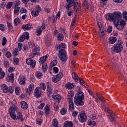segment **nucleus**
Listing matches in <instances>:
<instances>
[{
	"instance_id": "obj_24",
	"label": "nucleus",
	"mask_w": 127,
	"mask_h": 127,
	"mask_svg": "<svg viewBox=\"0 0 127 127\" xmlns=\"http://www.w3.org/2000/svg\"><path fill=\"white\" fill-rule=\"evenodd\" d=\"M52 127H58V121L57 119H55L53 120Z\"/></svg>"
},
{
	"instance_id": "obj_60",
	"label": "nucleus",
	"mask_w": 127,
	"mask_h": 127,
	"mask_svg": "<svg viewBox=\"0 0 127 127\" xmlns=\"http://www.w3.org/2000/svg\"><path fill=\"white\" fill-rule=\"evenodd\" d=\"M33 89H34V84H31L29 87V91L31 92V91H32V90H33Z\"/></svg>"
},
{
	"instance_id": "obj_45",
	"label": "nucleus",
	"mask_w": 127,
	"mask_h": 127,
	"mask_svg": "<svg viewBox=\"0 0 127 127\" xmlns=\"http://www.w3.org/2000/svg\"><path fill=\"white\" fill-rule=\"evenodd\" d=\"M20 12L21 13H27L28 11H27V10L25 9V8L22 7L20 10Z\"/></svg>"
},
{
	"instance_id": "obj_14",
	"label": "nucleus",
	"mask_w": 127,
	"mask_h": 127,
	"mask_svg": "<svg viewBox=\"0 0 127 127\" xmlns=\"http://www.w3.org/2000/svg\"><path fill=\"white\" fill-rule=\"evenodd\" d=\"M75 84H72L70 82H67L66 85H65V87L66 89H68L69 91H71V90H73L74 88H75Z\"/></svg>"
},
{
	"instance_id": "obj_16",
	"label": "nucleus",
	"mask_w": 127,
	"mask_h": 127,
	"mask_svg": "<svg viewBox=\"0 0 127 127\" xmlns=\"http://www.w3.org/2000/svg\"><path fill=\"white\" fill-rule=\"evenodd\" d=\"M26 77L24 76H22L19 78L18 81L20 85H25L26 81H25Z\"/></svg>"
},
{
	"instance_id": "obj_55",
	"label": "nucleus",
	"mask_w": 127,
	"mask_h": 127,
	"mask_svg": "<svg viewBox=\"0 0 127 127\" xmlns=\"http://www.w3.org/2000/svg\"><path fill=\"white\" fill-rule=\"evenodd\" d=\"M57 60H54L51 63V65L52 66V67H53L54 66H56V65H57Z\"/></svg>"
},
{
	"instance_id": "obj_58",
	"label": "nucleus",
	"mask_w": 127,
	"mask_h": 127,
	"mask_svg": "<svg viewBox=\"0 0 127 127\" xmlns=\"http://www.w3.org/2000/svg\"><path fill=\"white\" fill-rule=\"evenodd\" d=\"M106 3L107 2H106V1L101 0V2H100V5H101V6H102V7H104L105 5H106Z\"/></svg>"
},
{
	"instance_id": "obj_52",
	"label": "nucleus",
	"mask_w": 127,
	"mask_h": 127,
	"mask_svg": "<svg viewBox=\"0 0 127 127\" xmlns=\"http://www.w3.org/2000/svg\"><path fill=\"white\" fill-rule=\"evenodd\" d=\"M19 19L15 18L14 20V25L16 26V25H17V24H19Z\"/></svg>"
},
{
	"instance_id": "obj_61",
	"label": "nucleus",
	"mask_w": 127,
	"mask_h": 127,
	"mask_svg": "<svg viewBox=\"0 0 127 127\" xmlns=\"http://www.w3.org/2000/svg\"><path fill=\"white\" fill-rule=\"evenodd\" d=\"M108 33H111V31H113V27L109 26L107 30Z\"/></svg>"
},
{
	"instance_id": "obj_38",
	"label": "nucleus",
	"mask_w": 127,
	"mask_h": 127,
	"mask_svg": "<svg viewBox=\"0 0 127 127\" xmlns=\"http://www.w3.org/2000/svg\"><path fill=\"white\" fill-rule=\"evenodd\" d=\"M46 61V59L44 58V57H42L40 58L39 62L40 64H43L44 62Z\"/></svg>"
},
{
	"instance_id": "obj_13",
	"label": "nucleus",
	"mask_w": 127,
	"mask_h": 127,
	"mask_svg": "<svg viewBox=\"0 0 127 127\" xmlns=\"http://www.w3.org/2000/svg\"><path fill=\"white\" fill-rule=\"evenodd\" d=\"M73 5L75 11L79 13L81 9V4L78 3V2H76Z\"/></svg>"
},
{
	"instance_id": "obj_28",
	"label": "nucleus",
	"mask_w": 127,
	"mask_h": 127,
	"mask_svg": "<svg viewBox=\"0 0 127 127\" xmlns=\"http://www.w3.org/2000/svg\"><path fill=\"white\" fill-rule=\"evenodd\" d=\"M97 25L99 26V28H101V27H102V25H103V21H102V20H101L100 18L97 19Z\"/></svg>"
},
{
	"instance_id": "obj_34",
	"label": "nucleus",
	"mask_w": 127,
	"mask_h": 127,
	"mask_svg": "<svg viewBox=\"0 0 127 127\" xmlns=\"http://www.w3.org/2000/svg\"><path fill=\"white\" fill-rule=\"evenodd\" d=\"M42 70L43 71V72H46V71H47V64L45 63L42 65Z\"/></svg>"
},
{
	"instance_id": "obj_20",
	"label": "nucleus",
	"mask_w": 127,
	"mask_h": 127,
	"mask_svg": "<svg viewBox=\"0 0 127 127\" xmlns=\"http://www.w3.org/2000/svg\"><path fill=\"white\" fill-rule=\"evenodd\" d=\"M16 113H17L16 120H20L21 122H23V120L24 119L22 118V113L18 111H16Z\"/></svg>"
},
{
	"instance_id": "obj_3",
	"label": "nucleus",
	"mask_w": 127,
	"mask_h": 127,
	"mask_svg": "<svg viewBox=\"0 0 127 127\" xmlns=\"http://www.w3.org/2000/svg\"><path fill=\"white\" fill-rule=\"evenodd\" d=\"M123 15L121 12H116L114 14L112 13H109L106 14V18L107 20H109V21H113V23H114V21H116L117 19H122V17Z\"/></svg>"
},
{
	"instance_id": "obj_54",
	"label": "nucleus",
	"mask_w": 127,
	"mask_h": 127,
	"mask_svg": "<svg viewBox=\"0 0 127 127\" xmlns=\"http://www.w3.org/2000/svg\"><path fill=\"white\" fill-rule=\"evenodd\" d=\"M67 112V109L66 108H63L61 111V115H65Z\"/></svg>"
},
{
	"instance_id": "obj_48",
	"label": "nucleus",
	"mask_w": 127,
	"mask_h": 127,
	"mask_svg": "<svg viewBox=\"0 0 127 127\" xmlns=\"http://www.w3.org/2000/svg\"><path fill=\"white\" fill-rule=\"evenodd\" d=\"M86 8L87 9H89V10H90V11H94V6H92V5H88L86 7Z\"/></svg>"
},
{
	"instance_id": "obj_1",
	"label": "nucleus",
	"mask_w": 127,
	"mask_h": 127,
	"mask_svg": "<svg viewBox=\"0 0 127 127\" xmlns=\"http://www.w3.org/2000/svg\"><path fill=\"white\" fill-rule=\"evenodd\" d=\"M57 51L59 50V58L63 62H66L68 59L67 53H66V44L65 43H61L57 47Z\"/></svg>"
},
{
	"instance_id": "obj_49",
	"label": "nucleus",
	"mask_w": 127,
	"mask_h": 127,
	"mask_svg": "<svg viewBox=\"0 0 127 127\" xmlns=\"http://www.w3.org/2000/svg\"><path fill=\"white\" fill-rule=\"evenodd\" d=\"M34 46H35L34 43H33V42H32V41H29V48H33Z\"/></svg>"
},
{
	"instance_id": "obj_53",
	"label": "nucleus",
	"mask_w": 127,
	"mask_h": 127,
	"mask_svg": "<svg viewBox=\"0 0 127 127\" xmlns=\"http://www.w3.org/2000/svg\"><path fill=\"white\" fill-rule=\"evenodd\" d=\"M35 10L37 11V12L39 13L41 11V7L39 5H37Z\"/></svg>"
},
{
	"instance_id": "obj_59",
	"label": "nucleus",
	"mask_w": 127,
	"mask_h": 127,
	"mask_svg": "<svg viewBox=\"0 0 127 127\" xmlns=\"http://www.w3.org/2000/svg\"><path fill=\"white\" fill-rule=\"evenodd\" d=\"M13 4L12 2H9L6 6V8H10Z\"/></svg>"
},
{
	"instance_id": "obj_26",
	"label": "nucleus",
	"mask_w": 127,
	"mask_h": 127,
	"mask_svg": "<svg viewBox=\"0 0 127 127\" xmlns=\"http://www.w3.org/2000/svg\"><path fill=\"white\" fill-rule=\"evenodd\" d=\"M79 81L80 84L82 85V86H84L85 88H87V87H88V85L87 84V83H86L84 80H83V79L79 78Z\"/></svg>"
},
{
	"instance_id": "obj_9",
	"label": "nucleus",
	"mask_w": 127,
	"mask_h": 127,
	"mask_svg": "<svg viewBox=\"0 0 127 127\" xmlns=\"http://www.w3.org/2000/svg\"><path fill=\"white\" fill-rule=\"evenodd\" d=\"M78 119L80 123H84L87 121V116L85 113H80L78 116Z\"/></svg>"
},
{
	"instance_id": "obj_62",
	"label": "nucleus",
	"mask_w": 127,
	"mask_h": 127,
	"mask_svg": "<svg viewBox=\"0 0 127 127\" xmlns=\"http://www.w3.org/2000/svg\"><path fill=\"white\" fill-rule=\"evenodd\" d=\"M4 67H9V63L7 61H4Z\"/></svg>"
},
{
	"instance_id": "obj_6",
	"label": "nucleus",
	"mask_w": 127,
	"mask_h": 127,
	"mask_svg": "<svg viewBox=\"0 0 127 127\" xmlns=\"http://www.w3.org/2000/svg\"><path fill=\"white\" fill-rule=\"evenodd\" d=\"M17 108L15 106H14L9 109V112L10 114V116L13 120H15L16 119V115H15V111H17Z\"/></svg>"
},
{
	"instance_id": "obj_57",
	"label": "nucleus",
	"mask_w": 127,
	"mask_h": 127,
	"mask_svg": "<svg viewBox=\"0 0 127 127\" xmlns=\"http://www.w3.org/2000/svg\"><path fill=\"white\" fill-rule=\"evenodd\" d=\"M47 91L50 90H52V88H51V82H48L47 84Z\"/></svg>"
},
{
	"instance_id": "obj_5",
	"label": "nucleus",
	"mask_w": 127,
	"mask_h": 127,
	"mask_svg": "<svg viewBox=\"0 0 127 127\" xmlns=\"http://www.w3.org/2000/svg\"><path fill=\"white\" fill-rule=\"evenodd\" d=\"M123 49V45L121 44H117L111 48L112 53H120Z\"/></svg>"
},
{
	"instance_id": "obj_37",
	"label": "nucleus",
	"mask_w": 127,
	"mask_h": 127,
	"mask_svg": "<svg viewBox=\"0 0 127 127\" xmlns=\"http://www.w3.org/2000/svg\"><path fill=\"white\" fill-rule=\"evenodd\" d=\"M40 89L42 90H45L46 89V85H45V83H43V82H42L40 83Z\"/></svg>"
},
{
	"instance_id": "obj_32",
	"label": "nucleus",
	"mask_w": 127,
	"mask_h": 127,
	"mask_svg": "<svg viewBox=\"0 0 127 127\" xmlns=\"http://www.w3.org/2000/svg\"><path fill=\"white\" fill-rule=\"evenodd\" d=\"M68 9L67 10V15L68 16H71V15H73V14L74 13V10H73V9Z\"/></svg>"
},
{
	"instance_id": "obj_64",
	"label": "nucleus",
	"mask_w": 127,
	"mask_h": 127,
	"mask_svg": "<svg viewBox=\"0 0 127 127\" xmlns=\"http://www.w3.org/2000/svg\"><path fill=\"white\" fill-rule=\"evenodd\" d=\"M47 91L48 97L51 98V96H52V90L50 89V90H47Z\"/></svg>"
},
{
	"instance_id": "obj_33",
	"label": "nucleus",
	"mask_w": 127,
	"mask_h": 127,
	"mask_svg": "<svg viewBox=\"0 0 127 127\" xmlns=\"http://www.w3.org/2000/svg\"><path fill=\"white\" fill-rule=\"evenodd\" d=\"M105 33L106 30H105L101 29L99 31V35L100 36H101V37H103L105 35Z\"/></svg>"
},
{
	"instance_id": "obj_25",
	"label": "nucleus",
	"mask_w": 127,
	"mask_h": 127,
	"mask_svg": "<svg viewBox=\"0 0 127 127\" xmlns=\"http://www.w3.org/2000/svg\"><path fill=\"white\" fill-rule=\"evenodd\" d=\"M67 97H68L69 100H72V98H73V97H74V91H70L68 92Z\"/></svg>"
},
{
	"instance_id": "obj_30",
	"label": "nucleus",
	"mask_w": 127,
	"mask_h": 127,
	"mask_svg": "<svg viewBox=\"0 0 127 127\" xmlns=\"http://www.w3.org/2000/svg\"><path fill=\"white\" fill-rule=\"evenodd\" d=\"M88 125L90 127H95L96 126V122L94 121H89L88 122Z\"/></svg>"
},
{
	"instance_id": "obj_4",
	"label": "nucleus",
	"mask_w": 127,
	"mask_h": 127,
	"mask_svg": "<svg viewBox=\"0 0 127 127\" xmlns=\"http://www.w3.org/2000/svg\"><path fill=\"white\" fill-rule=\"evenodd\" d=\"M121 19H117V20L116 21H114V23H113V24H114V26H116L117 29H119V30H122V29H124L125 25H126V22L125 21H121L120 22V20H121Z\"/></svg>"
},
{
	"instance_id": "obj_23",
	"label": "nucleus",
	"mask_w": 127,
	"mask_h": 127,
	"mask_svg": "<svg viewBox=\"0 0 127 127\" xmlns=\"http://www.w3.org/2000/svg\"><path fill=\"white\" fill-rule=\"evenodd\" d=\"M21 107L23 110H26L28 108V105L25 101H22L21 103Z\"/></svg>"
},
{
	"instance_id": "obj_17",
	"label": "nucleus",
	"mask_w": 127,
	"mask_h": 127,
	"mask_svg": "<svg viewBox=\"0 0 127 127\" xmlns=\"http://www.w3.org/2000/svg\"><path fill=\"white\" fill-rule=\"evenodd\" d=\"M32 27V25L31 23H28L26 25H23L22 26V28L24 29V30H30V29H31Z\"/></svg>"
},
{
	"instance_id": "obj_22",
	"label": "nucleus",
	"mask_w": 127,
	"mask_h": 127,
	"mask_svg": "<svg viewBox=\"0 0 127 127\" xmlns=\"http://www.w3.org/2000/svg\"><path fill=\"white\" fill-rule=\"evenodd\" d=\"M1 89L4 93L8 92V87H7V86L5 84H3L1 86Z\"/></svg>"
},
{
	"instance_id": "obj_7",
	"label": "nucleus",
	"mask_w": 127,
	"mask_h": 127,
	"mask_svg": "<svg viewBox=\"0 0 127 127\" xmlns=\"http://www.w3.org/2000/svg\"><path fill=\"white\" fill-rule=\"evenodd\" d=\"M62 77H63V73H62V72H60L59 74L54 75L52 78V81L54 83H57L58 82H59L60 80H61Z\"/></svg>"
},
{
	"instance_id": "obj_11",
	"label": "nucleus",
	"mask_w": 127,
	"mask_h": 127,
	"mask_svg": "<svg viewBox=\"0 0 127 127\" xmlns=\"http://www.w3.org/2000/svg\"><path fill=\"white\" fill-rule=\"evenodd\" d=\"M26 39L28 40L29 39V33L28 32L25 33V34H23L19 38V40L21 42H23V41Z\"/></svg>"
},
{
	"instance_id": "obj_51",
	"label": "nucleus",
	"mask_w": 127,
	"mask_h": 127,
	"mask_svg": "<svg viewBox=\"0 0 127 127\" xmlns=\"http://www.w3.org/2000/svg\"><path fill=\"white\" fill-rule=\"evenodd\" d=\"M4 76H5V73H4V71L2 70L0 72V79H2V78L4 77Z\"/></svg>"
},
{
	"instance_id": "obj_35",
	"label": "nucleus",
	"mask_w": 127,
	"mask_h": 127,
	"mask_svg": "<svg viewBox=\"0 0 127 127\" xmlns=\"http://www.w3.org/2000/svg\"><path fill=\"white\" fill-rule=\"evenodd\" d=\"M50 108L48 106V105H46L45 107V114L46 115H48L49 114V110Z\"/></svg>"
},
{
	"instance_id": "obj_50",
	"label": "nucleus",
	"mask_w": 127,
	"mask_h": 127,
	"mask_svg": "<svg viewBox=\"0 0 127 127\" xmlns=\"http://www.w3.org/2000/svg\"><path fill=\"white\" fill-rule=\"evenodd\" d=\"M123 18L125 19V20L127 21V11H125L123 12Z\"/></svg>"
},
{
	"instance_id": "obj_56",
	"label": "nucleus",
	"mask_w": 127,
	"mask_h": 127,
	"mask_svg": "<svg viewBox=\"0 0 127 127\" xmlns=\"http://www.w3.org/2000/svg\"><path fill=\"white\" fill-rule=\"evenodd\" d=\"M7 24L8 29H9V30H12V29L13 28V27L12 26V25H11V24L8 23V22H7Z\"/></svg>"
},
{
	"instance_id": "obj_15",
	"label": "nucleus",
	"mask_w": 127,
	"mask_h": 127,
	"mask_svg": "<svg viewBox=\"0 0 127 127\" xmlns=\"http://www.w3.org/2000/svg\"><path fill=\"white\" fill-rule=\"evenodd\" d=\"M68 104L69 111H74V110H75V107L74 106V103L73 102V100L71 99L69 100Z\"/></svg>"
},
{
	"instance_id": "obj_36",
	"label": "nucleus",
	"mask_w": 127,
	"mask_h": 127,
	"mask_svg": "<svg viewBox=\"0 0 127 127\" xmlns=\"http://www.w3.org/2000/svg\"><path fill=\"white\" fill-rule=\"evenodd\" d=\"M38 13H38V12L35 10H33L31 12V14H32V16H34V17L38 16Z\"/></svg>"
},
{
	"instance_id": "obj_42",
	"label": "nucleus",
	"mask_w": 127,
	"mask_h": 127,
	"mask_svg": "<svg viewBox=\"0 0 127 127\" xmlns=\"http://www.w3.org/2000/svg\"><path fill=\"white\" fill-rule=\"evenodd\" d=\"M36 76L37 77V78H38V79H40L42 77L43 74H42V73H41L39 71H37L36 73Z\"/></svg>"
},
{
	"instance_id": "obj_10",
	"label": "nucleus",
	"mask_w": 127,
	"mask_h": 127,
	"mask_svg": "<svg viewBox=\"0 0 127 127\" xmlns=\"http://www.w3.org/2000/svg\"><path fill=\"white\" fill-rule=\"evenodd\" d=\"M34 96L35 98H38L41 97V89L40 87H37L34 90Z\"/></svg>"
},
{
	"instance_id": "obj_31",
	"label": "nucleus",
	"mask_w": 127,
	"mask_h": 127,
	"mask_svg": "<svg viewBox=\"0 0 127 127\" xmlns=\"http://www.w3.org/2000/svg\"><path fill=\"white\" fill-rule=\"evenodd\" d=\"M89 5V3H88V0H84L82 3L83 7H84L85 8H87V6H88Z\"/></svg>"
},
{
	"instance_id": "obj_8",
	"label": "nucleus",
	"mask_w": 127,
	"mask_h": 127,
	"mask_svg": "<svg viewBox=\"0 0 127 127\" xmlns=\"http://www.w3.org/2000/svg\"><path fill=\"white\" fill-rule=\"evenodd\" d=\"M26 63L28 65H30L31 68H34V67H35V65H36V62H35V60L31 59H27L26 60Z\"/></svg>"
},
{
	"instance_id": "obj_21",
	"label": "nucleus",
	"mask_w": 127,
	"mask_h": 127,
	"mask_svg": "<svg viewBox=\"0 0 127 127\" xmlns=\"http://www.w3.org/2000/svg\"><path fill=\"white\" fill-rule=\"evenodd\" d=\"M64 127H73V123L71 121H65L64 124Z\"/></svg>"
},
{
	"instance_id": "obj_2",
	"label": "nucleus",
	"mask_w": 127,
	"mask_h": 127,
	"mask_svg": "<svg viewBox=\"0 0 127 127\" xmlns=\"http://www.w3.org/2000/svg\"><path fill=\"white\" fill-rule=\"evenodd\" d=\"M84 99H85L84 93L81 91H79L76 94L74 97V103L76 106H77V107H82V106H84V101H83Z\"/></svg>"
},
{
	"instance_id": "obj_63",
	"label": "nucleus",
	"mask_w": 127,
	"mask_h": 127,
	"mask_svg": "<svg viewBox=\"0 0 127 127\" xmlns=\"http://www.w3.org/2000/svg\"><path fill=\"white\" fill-rule=\"evenodd\" d=\"M22 49V44L20 43L18 44V48L17 50H19V51H20V50H21Z\"/></svg>"
},
{
	"instance_id": "obj_18",
	"label": "nucleus",
	"mask_w": 127,
	"mask_h": 127,
	"mask_svg": "<svg viewBox=\"0 0 127 127\" xmlns=\"http://www.w3.org/2000/svg\"><path fill=\"white\" fill-rule=\"evenodd\" d=\"M7 81L13 82L14 81V73H11L6 77Z\"/></svg>"
},
{
	"instance_id": "obj_46",
	"label": "nucleus",
	"mask_w": 127,
	"mask_h": 127,
	"mask_svg": "<svg viewBox=\"0 0 127 127\" xmlns=\"http://www.w3.org/2000/svg\"><path fill=\"white\" fill-rule=\"evenodd\" d=\"M13 56L15 57H16V56H17V55H18V50H17V49L15 48V49L14 50L13 52Z\"/></svg>"
},
{
	"instance_id": "obj_47",
	"label": "nucleus",
	"mask_w": 127,
	"mask_h": 127,
	"mask_svg": "<svg viewBox=\"0 0 127 127\" xmlns=\"http://www.w3.org/2000/svg\"><path fill=\"white\" fill-rule=\"evenodd\" d=\"M6 42H7V40H6V38L3 37L1 43L2 45H3V46H4V45L6 44Z\"/></svg>"
},
{
	"instance_id": "obj_12",
	"label": "nucleus",
	"mask_w": 127,
	"mask_h": 127,
	"mask_svg": "<svg viewBox=\"0 0 127 127\" xmlns=\"http://www.w3.org/2000/svg\"><path fill=\"white\" fill-rule=\"evenodd\" d=\"M76 0H66L67 2H68V4L66 6V9H69V8H70L72 5H74L75 3H76L75 1Z\"/></svg>"
},
{
	"instance_id": "obj_27",
	"label": "nucleus",
	"mask_w": 127,
	"mask_h": 127,
	"mask_svg": "<svg viewBox=\"0 0 127 127\" xmlns=\"http://www.w3.org/2000/svg\"><path fill=\"white\" fill-rule=\"evenodd\" d=\"M58 39L59 41H63L64 39V35H63V34H59L58 35Z\"/></svg>"
},
{
	"instance_id": "obj_19",
	"label": "nucleus",
	"mask_w": 127,
	"mask_h": 127,
	"mask_svg": "<svg viewBox=\"0 0 127 127\" xmlns=\"http://www.w3.org/2000/svg\"><path fill=\"white\" fill-rule=\"evenodd\" d=\"M52 98L54 99V100H55L56 102H57L58 103H60V101H61V96L59 94L53 95Z\"/></svg>"
},
{
	"instance_id": "obj_29",
	"label": "nucleus",
	"mask_w": 127,
	"mask_h": 127,
	"mask_svg": "<svg viewBox=\"0 0 127 127\" xmlns=\"http://www.w3.org/2000/svg\"><path fill=\"white\" fill-rule=\"evenodd\" d=\"M117 41V38L114 37L112 38V39L110 38V40H109V44H114Z\"/></svg>"
},
{
	"instance_id": "obj_39",
	"label": "nucleus",
	"mask_w": 127,
	"mask_h": 127,
	"mask_svg": "<svg viewBox=\"0 0 127 127\" xmlns=\"http://www.w3.org/2000/svg\"><path fill=\"white\" fill-rule=\"evenodd\" d=\"M72 77L74 78V79L75 81H78V79H80L77 74H76V72H73L72 74Z\"/></svg>"
},
{
	"instance_id": "obj_44",
	"label": "nucleus",
	"mask_w": 127,
	"mask_h": 127,
	"mask_svg": "<svg viewBox=\"0 0 127 127\" xmlns=\"http://www.w3.org/2000/svg\"><path fill=\"white\" fill-rule=\"evenodd\" d=\"M13 64H14V65H17V64L19 62V59L17 58H14L13 59Z\"/></svg>"
},
{
	"instance_id": "obj_41",
	"label": "nucleus",
	"mask_w": 127,
	"mask_h": 127,
	"mask_svg": "<svg viewBox=\"0 0 127 127\" xmlns=\"http://www.w3.org/2000/svg\"><path fill=\"white\" fill-rule=\"evenodd\" d=\"M42 31H43V30L41 29V28H39L37 29L36 30L37 35L38 36H39V35H41Z\"/></svg>"
},
{
	"instance_id": "obj_43",
	"label": "nucleus",
	"mask_w": 127,
	"mask_h": 127,
	"mask_svg": "<svg viewBox=\"0 0 127 127\" xmlns=\"http://www.w3.org/2000/svg\"><path fill=\"white\" fill-rule=\"evenodd\" d=\"M14 91V88L11 87V86H9V88H8V93H9L10 94H12V93H13V92Z\"/></svg>"
},
{
	"instance_id": "obj_40",
	"label": "nucleus",
	"mask_w": 127,
	"mask_h": 127,
	"mask_svg": "<svg viewBox=\"0 0 127 127\" xmlns=\"http://www.w3.org/2000/svg\"><path fill=\"white\" fill-rule=\"evenodd\" d=\"M19 9H20V7H14V14H18V12H19Z\"/></svg>"
}]
</instances>
